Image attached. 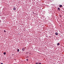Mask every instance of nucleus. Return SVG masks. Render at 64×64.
<instances>
[{
  "instance_id": "obj_4",
  "label": "nucleus",
  "mask_w": 64,
  "mask_h": 64,
  "mask_svg": "<svg viewBox=\"0 0 64 64\" xmlns=\"http://www.w3.org/2000/svg\"><path fill=\"white\" fill-rule=\"evenodd\" d=\"M57 45L58 46H59V45H60V44H59V43H58L57 44Z\"/></svg>"
},
{
  "instance_id": "obj_7",
  "label": "nucleus",
  "mask_w": 64,
  "mask_h": 64,
  "mask_svg": "<svg viewBox=\"0 0 64 64\" xmlns=\"http://www.w3.org/2000/svg\"><path fill=\"white\" fill-rule=\"evenodd\" d=\"M4 55H5V54H6V52H4Z\"/></svg>"
},
{
  "instance_id": "obj_5",
  "label": "nucleus",
  "mask_w": 64,
  "mask_h": 64,
  "mask_svg": "<svg viewBox=\"0 0 64 64\" xmlns=\"http://www.w3.org/2000/svg\"><path fill=\"white\" fill-rule=\"evenodd\" d=\"M13 10H16V8H14Z\"/></svg>"
},
{
  "instance_id": "obj_9",
  "label": "nucleus",
  "mask_w": 64,
  "mask_h": 64,
  "mask_svg": "<svg viewBox=\"0 0 64 64\" xmlns=\"http://www.w3.org/2000/svg\"><path fill=\"white\" fill-rule=\"evenodd\" d=\"M38 64H41V63H38Z\"/></svg>"
},
{
  "instance_id": "obj_8",
  "label": "nucleus",
  "mask_w": 64,
  "mask_h": 64,
  "mask_svg": "<svg viewBox=\"0 0 64 64\" xmlns=\"http://www.w3.org/2000/svg\"><path fill=\"white\" fill-rule=\"evenodd\" d=\"M17 51L18 52H19V49H18V50H17Z\"/></svg>"
},
{
  "instance_id": "obj_10",
  "label": "nucleus",
  "mask_w": 64,
  "mask_h": 64,
  "mask_svg": "<svg viewBox=\"0 0 64 64\" xmlns=\"http://www.w3.org/2000/svg\"><path fill=\"white\" fill-rule=\"evenodd\" d=\"M26 61H28V59H26Z\"/></svg>"
},
{
  "instance_id": "obj_6",
  "label": "nucleus",
  "mask_w": 64,
  "mask_h": 64,
  "mask_svg": "<svg viewBox=\"0 0 64 64\" xmlns=\"http://www.w3.org/2000/svg\"><path fill=\"white\" fill-rule=\"evenodd\" d=\"M58 9L59 10H60V8H58Z\"/></svg>"
},
{
  "instance_id": "obj_13",
  "label": "nucleus",
  "mask_w": 64,
  "mask_h": 64,
  "mask_svg": "<svg viewBox=\"0 0 64 64\" xmlns=\"http://www.w3.org/2000/svg\"><path fill=\"white\" fill-rule=\"evenodd\" d=\"M1 64H3V63H1Z\"/></svg>"
},
{
  "instance_id": "obj_2",
  "label": "nucleus",
  "mask_w": 64,
  "mask_h": 64,
  "mask_svg": "<svg viewBox=\"0 0 64 64\" xmlns=\"http://www.w3.org/2000/svg\"><path fill=\"white\" fill-rule=\"evenodd\" d=\"M62 5H60L59 6V7H60V8H61V7H62Z\"/></svg>"
},
{
  "instance_id": "obj_11",
  "label": "nucleus",
  "mask_w": 64,
  "mask_h": 64,
  "mask_svg": "<svg viewBox=\"0 0 64 64\" xmlns=\"http://www.w3.org/2000/svg\"><path fill=\"white\" fill-rule=\"evenodd\" d=\"M4 32H6V31H5V30L4 31Z\"/></svg>"
},
{
  "instance_id": "obj_14",
  "label": "nucleus",
  "mask_w": 64,
  "mask_h": 64,
  "mask_svg": "<svg viewBox=\"0 0 64 64\" xmlns=\"http://www.w3.org/2000/svg\"><path fill=\"white\" fill-rule=\"evenodd\" d=\"M60 16V17H61V16Z\"/></svg>"
},
{
  "instance_id": "obj_3",
  "label": "nucleus",
  "mask_w": 64,
  "mask_h": 64,
  "mask_svg": "<svg viewBox=\"0 0 64 64\" xmlns=\"http://www.w3.org/2000/svg\"><path fill=\"white\" fill-rule=\"evenodd\" d=\"M55 34L56 35H58V33L56 32L55 33Z\"/></svg>"
},
{
  "instance_id": "obj_12",
  "label": "nucleus",
  "mask_w": 64,
  "mask_h": 64,
  "mask_svg": "<svg viewBox=\"0 0 64 64\" xmlns=\"http://www.w3.org/2000/svg\"><path fill=\"white\" fill-rule=\"evenodd\" d=\"M36 64H38V63H36Z\"/></svg>"
},
{
  "instance_id": "obj_1",
  "label": "nucleus",
  "mask_w": 64,
  "mask_h": 64,
  "mask_svg": "<svg viewBox=\"0 0 64 64\" xmlns=\"http://www.w3.org/2000/svg\"><path fill=\"white\" fill-rule=\"evenodd\" d=\"M22 50L23 51H25V48H22Z\"/></svg>"
}]
</instances>
